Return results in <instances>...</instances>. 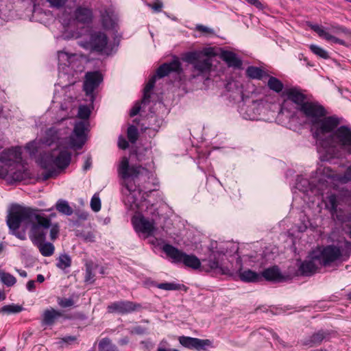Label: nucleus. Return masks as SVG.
<instances>
[{
  "mask_svg": "<svg viewBox=\"0 0 351 351\" xmlns=\"http://www.w3.org/2000/svg\"><path fill=\"white\" fill-rule=\"evenodd\" d=\"M7 225L12 234L21 240L26 239L25 230H19L21 223L30 226L29 237L43 256H51L55 251L54 245L45 242L46 230L50 226V219L46 217L41 210L19 205H13L7 216Z\"/></svg>",
  "mask_w": 351,
  "mask_h": 351,
  "instance_id": "f257e3e1",
  "label": "nucleus"
},
{
  "mask_svg": "<svg viewBox=\"0 0 351 351\" xmlns=\"http://www.w3.org/2000/svg\"><path fill=\"white\" fill-rule=\"evenodd\" d=\"M341 121L335 115L328 116L316 129L319 152L322 149L329 158L337 156L340 151L351 154V126L340 125Z\"/></svg>",
  "mask_w": 351,
  "mask_h": 351,
  "instance_id": "f03ea898",
  "label": "nucleus"
},
{
  "mask_svg": "<svg viewBox=\"0 0 351 351\" xmlns=\"http://www.w3.org/2000/svg\"><path fill=\"white\" fill-rule=\"evenodd\" d=\"M119 173L123 179V193L125 195L124 202L134 210L138 208L140 202L138 197H141V192L137 189V186L133 182H146L149 179L150 171L141 166H130L129 160L123 157L119 167Z\"/></svg>",
  "mask_w": 351,
  "mask_h": 351,
  "instance_id": "7ed1b4c3",
  "label": "nucleus"
},
{
  "mask_svg": "<svg viewBox=\"0 0 351 351\" xmlns=\"http://www.w3.org/2000/svg\"><path fill=\"white\" fill-rule=\"evenodd\" d=\"M76 38L77 45L90 52L103 53L108 48V38L101 30L87 27L79 32Z\"/></svg>",
  "mask_w": 351,
  "mask_h": 351,
  "instance_id": "20e7f679",
  "label": "nucleus"
},
{
  "mask_svg": "<svg viewBox=\"0 0 351 351\" xmlns=\"http://www.w3.org/2000/svg\"><path fill=\"white\" fill-rule=\"evenodd\" d=\"M71 154L66 149H54L45 153L41 158V167L48 172L44 176L45 180L53 177L58 170L64 169L71 162Z\"/></svg>",
  "mask_w": 351,
  "mask_h": 351,
  "instance_id": "39448f33",
  "label": "nucleus"
},
{
  "mask_svg": "<svg viewBox=\"0 0 351 351\" xmlns=\"http://www.w3.org/2000/svg\"><path fill=\"white\" fill-rule=\"evenodd\" d=\"M317 252V259L320 266L324 267L337 268L348 261L350 252L342 246L334 244L328 245L319 249Z\"/></svg>",
  "mask_w": 351,
  "mask_h": 351,
  "instance_id": "423d86ee",
  "label": "nucleus"
},
{
  "mask_svg": "<svg viewBox=\"0 0 351 351\" xmlns=\"http://www.w3.org/2000/svg\"><path fill=\"white\" fill-rule=\"evenodd\" d=\"M346 195L349 196L348 191L343 195L330 193L326 198L325 205L332 218L342 224L343 230L351 239V213H345L342 210L337 209V206L344 201Z\"/></svg>",
  "mask_w": 351,
  "mask_h": 351,
  "instance_id": "0eeeda50",
  "label": "nucleus"
},
{
  "mask_svg": "<svg viewBox=\"0 0 351 351\" xmlns=\"http://www.w3.org/2000/svg\"><path fill=\"white\" fill-rule=\"evenodd\" d=\"M210 49L194 51L186 53L184 60L193 66V77H206L212 67V60L209 57Z\"/></svg>",
  "mask_w": 351,
  "mask_h": 351,
  "instance_id": "6e6552de",
  "label": "nucleus"
},
{
  "mask_svg": "<svg viewBox=\"0 0 351 351\" xmlns=\"http://www.w3.org/2000/svg\"><path fill=\"white\" fill-rule=\"evenodd\" d=\"M181 71V63L178 58L173 59L169 63H164L160 65L156 71V75L152 76L145 85V87L144 88L143 97L141 102L146 104L149 101V99L151 97L150 93L154 87L156 77L162 78L168 75L171 72L180 73Z\"/></svg>",
  "mask_w": 351,
  "mask_h": 351,
  "instance_id": "1a4fd4ad",
  "label": "nucleus"
},
{
  "mask_svg": "<svg viewBox=\"0 0 351 351\" xmlns=\"http://www.w3.org/2000/svg\"><path fill=\"white\" fill-rule=\"evenodd\" d=\"M311 123V131L316 139V129L318 125L323 122L327 117L324 108L318 103L306 101L299 110Z\"/></svg>",
  "mask_w": 351,
  "mask_h": 351,
  "instance_id": "9d476101",
  "label": "nucleus"
},
{
  "mask_svg": "<svg viewBox=\"0 0 351 351\" xmlns=\"http://www.w3.org/2000/svg\"><path fill=\"white\" fill-rule=\"evenodd\" d=\"M162 250L173 263H182L186 267L193 269H197L201 266V262L196 256L187 254L171 245L165 244Z\"/></svg>",
  "mask_w": 351,
  "mask_h": 351,
  "instance_id": "9b49d317",
  "label": "nucleus"
},
{
  "mask_svg": "<svg viewBox=\"0 0 351 351\" xmlns=\"http://www.w3.org/2000/svg\"><path fill=\"white\" fill-rule=\"evenodd\" d=\"M17 152L19 153V156L13 157L10 163L8 162V165H5V163L1 164L2 166L8 169V173L4 178L10 176L15 181L29 179L31 178V173L26 167L19 163V160L21 159V155L19 152L17 151Z\"/></svg>",
  "mask_w": 351,
  "mask_h": 351,
  "instance_id": "f8f14e48",
  "label": "nucleus"
},
{
  "mask_svg": "<svg viewBox=\"0 0 351 351\" xmlns=\"http://www.w3.org/2000/svg\"><path fill=\"white\" fill-rule=\"evenodd\" d=\"M283 96L286 97L284 102L282 104L281 110H287V106L289 102H293L296 105L298 110L301 108V106L306 103V97L302 93L301 90L293 87L290 88H286L283 91Z\"/></svg>",
  "mask_w": 351,
  "mask_h": 351,
  "instance_id": "ddd939ff",
  "label": "nucleus"
},
{
  "mask_svg": "<svg viewBox=\"0 0 351 351\" xmlns=\"http://www.w3.org/2000/svg\"><path fill=\"white\" fill-rule=\"evenodd\" d=\"M93 14L92 10L84 6H78L71 17H67L66 10L62 14V20L64 23L69 24L71 20L82 24H89L92 22Z\"/></svg>",
  "mask_w": 351,
  "mask_h": 351,
  "instance_id": "4468645a",
  "label": "nucleus"
},
{
  "mask_svg": "<svg viewBox=\"0 0 351 351\" xmlns=\"http://www.w3.org/2000/svg\"><path fill=\"white\" fill-rule=\"evenodd\" d=\"M132 223L136 232L143 234L145 238L152 236L156 230L154 220L143 215L134 217Z\"/></svg>",
  "mask_w": 351,
  "mask_h": 351,
  "instance_id": "2eb2a0df",
  "label": "nucleus"
},
{
  "mask_svg": "<svg viewBox=\"0 0 351 351\" xmlns=\"http://www.w3.org/2000/svg\"><path fill=\"white\" fill-rule=\"evenodd\" d=\"M142 308L139 303L129 300H121L111 303L107 307L109 313H119L121 315L131 313Z\"/></svg>",
  "mask_w": 351,
  "mask_h": 351,
  "instance_id": "dca6fc26",
  "label": "nucleus"
},
{
  "mask_svg": "<svg viewBox=\"0 0 351 351\" xmlns=\"http://www.w3.org/2000/svg\"><path fill=\"white\" fill-rule=\"evenodd\" d=\"M86 130V125L83 121H79L75 124L73 132L69 139V147L79 149L84 145L86 137L85 131Z\"/></svg>",
  "mask_w": 351,
  "mask_h": 351,
  "instance_id": "f3484780",
  "label": "nucleus"
},
{
  "mask_svg": "<svg viewBox=\"0 0 351 351\" xmlns=\"http://www.w3.org/2000/svg\"><path fill=\"white\" fill-rule=\"evenodd\" d=\"M102 80V75L98 71L88 72L86 74L83 87L86 96L90 97L89 100L90 101H93L95 99L94 90L99 86Z\"/></svg>",
  "mask_w": 351,
  "mask_h": 351,
  "instance_id": "a211bd4d",
  "label": "nucleus"
},
{
  "mask_svg": "<svg viewBox=\"0 0 351 351\" xmlns=\"http://www.w3.org/2000/svg\"><path fill=\"white\" fill-rule=\"evenodd\" d=\"M179 342L186 348L195 349L197 350H205L208 347H213V342L210 339H200L186 336L180 337Z\"/></svg>",
  "mask_w": 351,
  "mask_h": 351,
  "instance_id": "6ab92c4d",
  "label": "nucleus"
},
{
  "mask_svg": "<svg viewBox=\"0 0 351 351\" xmlns=\"http://www.w3.org/2000/svg\"><path fill=\"white\" fill-rule=\"evenodd\" d=\"M78 58L75 53H69L64 51H58V68L60 70H63L65 72H68L66 68L71 67L72 69H75L76 61Z\"/></svg>",
  "mask_w": 351,
  "mask_h": 351,
  "instance_id": "aec40b11",
  "label": "nucleus"
},
{
  "mask_svg": "<svg viewBox=\"0 0 351 351\" xmlns=\"http://www.w3.org/2000/svg\"><path fill=\"white\" fill-rule=\"evenodd\" d=\"M317 252H314L309 260H306L301 263L299 267V271L304 276H311L315 274L320 265L318 263V259H317Z\"/></svg>",
  "mask_w": 351,
  "mask_h": 351,
  "instance_id": "412c9836",
  "label": "nucleus"
},
{
  "mask_svg": "<svg viewBox=\"0 0 351 351\" xmlns=\"http://www.w3.org/2000/svg\"><path fill=\"white\" fill-rule=\"evenodd\" d=\"M19 156V153L16 149H10L4 150L0 155V178H4L8 173V169L2 166V163L8 165L12 160L13 157Z\"/></svg>",
  "mask_w": 351,
  "mask_h": 351,
  "instance_id": "4be33fe9",
  "label": "nucleus"
},
{
  "mask_svg": "<svg viewBox=\"0 0 351 351\" xmlns=\"http://www.w3.org/2000/svg\"><path fill=\"white\" fill-rule=\"evenodd\" d=\"M61 134L60 131L55 128L47 130L44 136L43 143L49 146L53 143H56L58 146L62 144Z\"/></svg>",
  "mask_w": 351,
  "mask_h": 351,
  "instance_id": "5701e85b",
  "label": "nucleus"
},
{
  "mask_svg": "<svg viewBox=\"0 0 351 351\" xmlns=\"http://www.w3.org/2000/svg\"><path fill=\"white\" fill-rule=\"evenodd\" d=\"M63 316V313L59 311H57L53 308L46 309L43 312V324L47 326L53 325L56 320Z\"/></svg>",
  "mask_w": 351,
  "mask_h": 351,
  "instance_id": "b1692460",
  "label": "nucleus"
},
{
  "mask_svg": "<svg viewBox=\"0 0 351 351\" xmlns=\"http://www.w3.org/2000/svg\"><path fill=\"white\" fill-rule=\"evenodd\" d=\"M311 29L315 31L319 37L326 40L327 41H330L334 43H337L341 45H345L346 43L344 40L339 39L332 35H331L328 32L325 30L322 27L319 26L317 25H311Z\"/></svg>",
  "mask_w": 351,
  "mask_h": 351,
  "instance_id": "393cba45",
  "label": "nucleus"
},
{
  "mask_svg": "<svg viewBox=\"0 0 351 351\" xmlns=\"http://www.w3.org/2000/svg\"><path fill=\"white\" fill-rule=\"evenodd\" d=\"M328 335V333L324 330H319L308 338L305 339L303 341V345L308 346V347L319 345L327 337Z\"/></svg>",
  "mask_w": 351,
  "mask_h": 351,
  "instance_id": "a878e982",
  "label": "nucleus"
},
{
  "mask_svg": "<svg viewBox=\"0 0 351 351\" xmlns=\"http://www.w3.org/2000/svg\"><path fill=\"white\" fill-rule=\"evenodd\" d=\"M101 21L104 29H113L116 23V17L114 12L105 10L101 14Z\"/></svg>",
  "mask_w": 351,
  "mask_h": 351,
  "instance_id": "bb28decb",
  "label": "nucleus"
},
{
  "mask_svg": "<svg viewBox=\"0 0 351 351\" xmlns=\"http://www.w3.org/2000/svg\"><path fill=\"white\" fill-rule=\"evenodd\" d=\"M221 58L229 66L240 68L242 65L241 60L232 51H223L221 53Z\"/></svg>",
  "mask_w": 351,
  "mask_h": 351,
  "instance_id": "cd10ccee",
  "label": "nucleus"
},
{
  "mask_svg": "<svg viewBox=\"0 0 351 351\" xmlns=\"http://www.w3.org/2000/svg\"><path fill=\"white\" fill-rule=\"evenodd\" d=\"M256 103L253 101L250 106H243L241 108L240 113L247 120H255L258 119V110L256 109Z\"/></svg>",
  "mask_w": 351,
  "mask_h": 351,
  "instance_id": "c85d7f7f",
  "label": "nucleus"
},
{
  "mask_svg": "<svg viewBox=\"0 0 351 351\" xmlns=\"http://www.w3.org/2000/svg\"><path fill=\"white\" fill-rule=\"evenodd\" d=\"M262 277L267 280L280 282L282 280V276L278 267H272L264 270L262 273Z\"/></svg>",
  "mask_w": 351,
  "mask_h": 351,
  "instance_id": "c756f323",
  "label": "nucleus"
},
{
  "mask_svg": "<svg viewBox=\"0 0 351 351\" xmlns=\"http://www.w3.org/2000/svg\"><path fill=\"white\" fill-rule=\"evenodd\" d=\"M86 267V275L84 277V281L87 283H93L95 280V271L98 269L99 265L93 263V261H88L85 265Z\"/></svg>",
  "mask_w": 351,
  "mask_h": 351,
  "instance_id": "7c9ffc66",
  "label": "nucleus"
},
{
  "mask_svg": "<svg viewBox=\"0 0 351 351\" xmlns=\"http://www.w3.org/2000/svg\"><path fill=\"white\" fill-rule=\"evenodd\" d=\"M247 75L252 79L263 80L268 77V74L259 67L249 66L246 70Z\"/></svg>",
  "mask_w": 351,
  "mask_h": 351,
  "instance_id": "2f4dec72",
  "label": "nucleus"
},
{
  "mask_svg": "<svg viewBox=\"0 0 351 351\" xmlns=\"http://www.w3.org/2000/svg\"><path fill=\"white\" fill-rule=\"evenodd\" d=\"M239 277L244 282H258L262 279V276L252 271L250 269L245 270L240 273Z\"/></svg>",
  "mask_w": 351,
  "mask_h": 351,
  "instance_id": "473e14b6",
  "label": "nucleus"
},
{
  "mask_svg": "<svg viewBox=\"0 0 351 351\" xmlns=\"http://www.w3.org/2000/svg\"><path fill=\"white\" fill-rule=\"evenodd\" d=\"M56 210L65 215L70 216L73 214V208L69 206L67 201L64 199H59L56 204Z\"/></svg>",
  "mask_w": 351,
  "mask_h": 351,
  "instance_id": "72a5a7b5",
  "label": "nucleus"
},
{
  "mask_svg": "<svg viewBox=\"0 0 351 351\" xmlns=\"http://www.w3.org/2000/svg\"><path fill=\"white\" fill-rule=\"evenodd\" d=\"M71 265V258L66 254H61L57 258L56 267L62 270L70 267Z\"/></svg>",
  "mask_w": 351,
  "mask_h": 351,
  "instance_id": "f704fd0d",
  "label": "nucleus"
},
{
  "mask_svg": "<svg viewBox=\"0 0 351 351\" xmlns=\"http://www.w3.org/2000/svg\"><path fill=\"white\" fill-rule=\"evenodd\" d=\"M0 281L7 287H12L16 284V279L10 273L0 269Z\"/></svg>",
  "mask_w": 351,
  "mask_h": 351,
  "instance_id": "c9c22d12",
  "label": "nucleus"
},
{
  "mask_svg": "<svg viewBox=\"0 0 351 351\" xmlns=\"http://www.w3.org/2000/svg\"><path fill=\"white\" fill-rule=\"evenodd\" d=\"M99 351H119L117 347L112 344L108 338L102 339L99 343Z\"/></svg>",
  "mask_w": 351,
  "mask_h": 351,
  "instance_id": "e433bc0d",
  "label": "nucleus"
},
{
  "mask_svg": "<svg viewBox=\"0 0 351 351\" xmlns=\"http://www.w3.org/2000/svg\"><path fill=\"white\" fill-rule=\"evenodd\" d=\"M267 86L269 89L276 92L280 93L283 89V84L279 80L278 78L275 77H269Z\"/></svg>",
  "mask_w": 351,
  "mask_h": 351,
  "instance_id": "4c0bfd02",
  "label": "nucleus"
},
{
  "mask_svg": "<svg viewBox=\"0 0 351 351\" xmlns=\"http://www.w3.org/2000/svg\"><path fill=\"white\" fill-rule=\"evenodd\" d=\"M23 310V307L17 304H9L3 306L1 309L0 312L5 314L18 313Z\"/></svg>",
  "mask_w": 351,
  "mask_h": 351,
  "instance_id": "58836bf2",
  "label": "nucleus"
},
{
  "mask_svg": "<svg viewBox=\"0 0 351 351\" xmlns=\"http://www.w3.org/2000/svg\"><path fill=\"white\" fill-rule=\"evenodd\" d=\"M310 49H311V51L313 53L316 54L317 56L322 58L324 59L329 58L328 52L326 50H324V49H322V47H320L317 45H311L310 46Z\"/></svg>",
  "mask_w": 351,
  "mask_h": 351,
  "instance_id": "ea45409f",
  "label": "nucleus"
},
{
  "mask_svg": "<svg viewBox=\"0 0 351 351\" xmlns=\"http://www.w3.org/2000/svg\"><path fill=\"white\" fill-rule=\"evenodd\" d=\"M128 138L132 143H136L138 137V129L134 125H130L128 128Z\"/></svg>",
  "mask_w": 351,
  "mask_h": 351,
  "instance_id": "a19ab883",
  "label": "nucleus"
},
{
  "mask_svg": "<svg viewBox=\"0 0 351 351\" xmlns=\"http://www.w3.org/2000/svg\"><path fill=\"white\" fill-rule=\"evenodd\" d=\"M156 287L158 289L167 291L177 290L179 289V285L173 282L158 283L156 285Z\"/></svg>",
  "mask_w": 351,
  "mask_h": 351,
  "instance_id": "79ce46f5",
  "label": "nucleus"
},
{
  "mask_svg": "<svg viewBox=\"0 0 351 351\" xmlns=\"http://www.w3.org/2000/svg\"><path fill=\"white\" fill-rule=\"evenodd\" d=\"M90 207L92 210L95 212H98L101 209V201L99 197V195L95 194L90 201Z\"/></svg>",
  "mask_w": 351,
  "mask_h": 351,
  "instance_id": "37998d69",
  "label": "nucleus"
},
{
  "mask_svg": "<svg viewBox=\"0 0 351 351\" xmlns=\"http://www.w3.org/2000/svg\"><path fill=\"white\" fill-rule=\"evenodd\" d=\"M90 110L86 106H80L78 109L77 116L80 119H88L90 116Z\"/></svg>",
  "mask_w": 351,
  "mask_h": 351,
  "instance_id": "c03bdc74",
  "label": "nucleus"
},
{
  "mask_svg": "<svg viewBox=\"0 0 351 351\" xmlns=\"http://www.w3.org/2000/svg\"><path fill=\"white\" fill-rule=\"evenodd\" d=\"M82 239L86 242H95V235L93 232H84L80 234L79 235Z\"/></svg>",
  "mask_w": 351,
  "mask_h": 351,
  "instance_id": "a18cd8bd",
  "label": "nucleus"
},
{
  "mask_svg": "<svg viewBox=\"0 0 351 351\" xmlns=\"http://www.w3.org/2000/svg\"><path fill=\"white\" fill-rule=\"evenodd\" d=\"M58 304L62 308H67L73 306L74 301L72 298H59Z\"/></svg>",
  "mask_w": 351,
  "mask_h": 351,
  "instance_id": "49530a36",
  "label": "nucleus"
},
{
  "mask_svg": "<svg viewBox=\"0 0 351 351\" xmlns=\"http://www.w3.org/2000/svg\"><path fill=\"white\" fill-rule=\"evenodd\" d=\"M49 3L50 7L60 9L64 6L66 0H47Z\"/></svg>",
  "mask_w": 351,
  "mask_h": 351,
  "instance_id": "de8ad7c7",
  "label": "nucleus"
},
{
  "mask_svg": "<svg viewBox=\"0 0 351 351\" xmlns=\"http://www.w3.org/2000/svg\"><path fill=\"white\" fill-rule=\"evenodd\" d=\"M50 228V239L52 241H54L57 239L58 234H59V226L58 224H53L51 225L50 223V226L49 227Z\"/></svg>",
  "mask_w": 351,
  "mask_h": 351,
  "instance_id": "09e8293b",
  "label": "nucleus"
},
{
  "mask_svg": "<svg viewBox=\"0 0 351 351\" xmlns=\"http://www.w3.org/2000/svg\"><path fill=\"white\" fill-rule=\"evenodd\" d=\"M331 29H332V32L336 34H339L341 33H343L346 35H351V31H350L349 29H348L342 26L332 27Z\"/></svg>",
  "mask_w": 351,
  "mask_h": 351,
  "instance_id": "8fccbe9b",
  "label": "nucleus"
},
{
  "mask_svg": "<svg viewBox=\"0 0 351 351\" xmlns=\"http://www.w3.org/2000/svg\"><path fill=\"white\" fill-rule=\"evenodd\" d=\"M207 265L209 267L210 270L217 269L219 268V263L217 258H210L208 261Z\"/></svg>",
  "mask_w": 351,
  "mask_h": 351,
  "instance_id": "3c124183",
  "label": "nucleus"
},
{
  "mask_svg": "<svg viewBox=\"0 0 351 351\" xmlns=\"http://www.w3.org/2000/svg\"><path fill=\"white\" fill-rule=\"evenodd\" d=\"M77 340V337L75 336H65L60 339V343H65L68 344H71Z\"/></svg>",
  "mask_w": 351,
  "mask_h": 351,
  "instance_id": "603ef678",
  "label": "nucleus"
},
{
  "mask_svg": "<svg viewBox=\"0 0 351 351\" xmlns=\"http://www.w3.org/2000/svg\"><path fill=\"white\" fill-rule=\"evenodd\" d=\"M118 146L119 148L122 149H125L128 147L129 144L128 142L123 137L120 136L118 141Z\"/></svg>",
  "mask_w": 351,
  "mask_h": 351,
  "instance_id": "864d4df0",
  "label": "nucleus"
},
{
  "mask_svg": "<svg viewBox=\"0 0 351 351\" xmlns=\"http://www.w3.org/2000/svg\"><path fill=\"white\" fill-rule=\"evenodd\" d=\"M141 106L139 104H136L130 110V115L131 117L136 116L140 111Z\"/></svg>",
  "mask_w": 351,
  "mask_h": 351,
  "instance_id": "5fc2aeb1",
  "label": "nucleus"
},
{
  "mask_svg": "<svg viewBox=\"0 0 351 351\" xmlns=\"http://www.w3.org/2000/svg\"><path fill=\"white\" fill-rule=\"evenodd\" d=\"M196 29L199 31V32H204V33H211L213 32L212 29L208 28V27H206L204 25H199L197 26Z\"/></svg>",
  "mask_w": 351,
  "mask_h": 351,
  "instance_id": "6e6d98bb",
  "label": "nucleus"
},
{
  "mask_svg": "<svg viewBox=\"0 0 351 351\" xmlns=\"http://www.w3.org/2000/svg\"><path fill=\"white\" fill-rule=\"evenodd\" d=\"M247 1L250 4L254 5L258 9H263V4L258 1V0H245Z\"/></svg>",
  "mask_w": 351,
  "mask_h": 351,
  "instance_id": "4d7b16f0",
  "label": "nucleus"
},
{
  "mask_svg": "<svg viewBox=\"0 0 351 351\" xmlns=\"http://www.w3.org/2000/svg\"><path fill=\"white\" fill-rule=\"evenodd\" d=\"M27 289L29 291H34L36 289V282L34 280H29L27 283Z\"/></svg>",
  "mask_w": 351,
  "mask_h": 351,
  "instance_id": "13d9d810",
  "label": "nucleus"
},
{
  "mask_svg": "<svg viewBox=\"0 0 351 351\" xmlns=\"http://www.w3.org/2000/svg\"><path fill=\"white\" fill-rule=\"evenodd\" d=\"M134 331L136 333V334H138V335H143V334H145L147 332V330L146 328L142 327V326H136L134 328Z\"/></svg>",
  "mask_w": 351,
  "mask_h": 351,
  "instance_id": "bf43d9fd",
  "label": "nucleus"
},
{
  "mask_svg": "<svg viewBox=\"0 0 351 351\" xmlns=\"http://www.w3.org/2000/svg\"><path fill=\"white\" fill-rule=\"evenodd\" d=\"M91 165H92L91 158L88 157L84 162V165L83 167L84 170L87 171L88 169H89L91 167Z\"/></svg>",
  "mask_w": 351,
  "mask_h": 351,
  "instance_id": "052dcab7",
  "label": "nucleus"
},
{
  "mask_svg": "<svg viewBox=\"0 0 351 351\" xmlns=\"http://www.w3.org/2000/svg\"><path fill=\"white\" fill-rule=\"evenodd\" d=\"M162 7V5L161 3H156L152 5V9L156 12H160L161 10Z\"/></svg>",
  "mask_w": 351,
  "mask_h": 351,
  "instance_id": "680f3d73",
  "label": "nucleus"
},
{
  "mask_svg": "<svg viewBox=\"0 0 351 351\" xmlns=\"http://www.w3.org/2000/svg\"><path fill=\"white\" fill-rule=\"evenodd\" d=\"M76 214L77 215L78 218L80 219L86 220L87 219L88 214L86 213H84V212L81 213H77Z\"/></svg>",
  "mask_w": 351,
  "mask_h": 351,
  "instance_id": "e2e57ef3",
  "label": "nucleus"
},
{
  "mask_svg": "<svg viewBox=\"0 0 351 351\" xmlns=\"http://www.w3.org/2000/svg\"><path fill=\"white\" fill-rule=\"evenodd\" d=\"M16 271H18L19 274L21 277H23V278H25V277H27V272H26L25 270L16 269Z\"/></svg>",
  "mask_w": 351,
  "mask_h": 351,
  "instance_id": "0e129e2a",
  "label": "nucleus"
},
{
  "mask_svg": "<svg viewBox=\"0 0 351 351\" xmlns=\"http://www.w3.org/2000/svg\"><path fill=\"white\" fill-rule=\"evenodd\" d=\"M36 280H37V282H38L40 283H42L45 280V277L42 274H38L37 276V279Z\"/></svg>",
  "mask_w": 351,
  "mask_h": 351,
  "instance_id": "69168bd1",
  "label": "nucleus"
},
{
  "mask_svg": "<svg viewBox=\"0 0 351 351\" xmlns=\"http://www.w3.org/2000/svg\"><path fill=\"white\" fill-rule=\"evenodd\" d=\"M5 299V294L3 291H0V300H4Z\"/></svg>",
  "mask_w": 351,
  "mask_h": 351,
  "instance_id": "338daca9",
  "label": "nucleus"
},
{
  "mask_svg": "<svg viewBox=\"0 0 351 351\" xmlns=\"http://www.w3.org/2000/svg\"><path fill=\"white\" fill-rule=\"evenodd\" d=\"M99 269V273H100L101 274H104V272H105V269H104V268L103 267H99H99H98V269Z\"/></svg>",
  "mask_w": 351,
  "mask_h": 351,
  "instance_id": "774afa93",
  "label": "nucleus"
}]
</instances>
